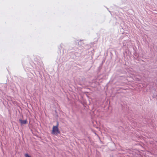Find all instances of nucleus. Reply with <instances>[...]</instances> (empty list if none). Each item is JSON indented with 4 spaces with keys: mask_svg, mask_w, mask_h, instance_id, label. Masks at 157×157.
<instances>
[{
    "mask_svg": "<svg viewBox=\"0 0 157 157\" xmlns=\"http://www.w3.org/2000/svg\"><path fill=\"white\" fill-rule=\"evenodd\" d=\"M25 157H31L28 154H26L25 155Z\"/></svg>",
    "mask_w": 157,
    "mask_h": 157,
    "instance_id": "7ed1b4c3",
    "label": "nucleus"
},
{
    "mask_svg": "<svg viewBox=\"0 0 157 157\" xmlns=\"http://www.w3.org/2000/svg\"><path fill=\"white\" fill-rule=\"evenodd\" d=\"M59 125V123L58 122L57 123V125L56 126H54L52 128V134L55 135H57L58 134L60 133V132L58 128Z\"/></svg>",
    "mask_w": 157,
    "mask_h": 157,
    "instance_id": "f257e3e1",
    "label": "nucleus"
},
{
    "mask_svg": "<svg viewBox=\"0 0 157 157\" xmlns=\"http://www.w3.org/2000/svg\"><path fill=\"white\" fill-rule=\"evenodd\" d=\"M19 121L21 123V125H23V124H25L27 123V120H22L21 119H19Z\"/></svg>",
    "mask_w": 157,
    "mask_h": 157,
    "instance_id": "f03ea898",
    "label": "nucleus"
},
{
    "mask_svg": "<svg viewBox=\"0 0 157 157\" xmlns=\"http://www.w3.org/2000/svg\"><path fill=\"white\" fill-rule=\"evenodd\" d=\"M157 96L156 99H157V96Z\"/></svg>",
    "mask_w": 157,
    "mask_h": 157,
    "instance_id": "20e7f679",
    "label": "nucleus"
}]
</instances>
